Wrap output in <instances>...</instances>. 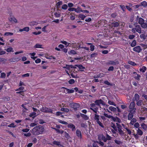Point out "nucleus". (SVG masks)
Segmentation results:
<instances>
[{"label": "nucleus", "instance_id": "f03ea898", "mask_svg": "<svg viewBox=\"0 0 147 147\" xmlns=\"http://www.w3.org/2000/svg\"><path fill=\"white\" fill-rule=\"evenodd\" d=\"M111 127L114 130L117 131L118 130V132L121 135H123L124 134L123 131L122 130V127L120 124L118 123H116V124L113 123H111Z\"/></svg>", "mask_w": 147, "mask_h": 147}, {"label": "nucleus", "instance_id": "603ef678", "mask_svg": "<svg viewBox=\"0 0 147 147\" xmlns=\"http://www.w3.org/2000/svg\"><path fill=\"white\" fill-rule=\"evenodd\" d=\"M104 135L103 134H101L98 136V138L99 140L101 141L103 138Z\"/></svg>", "mask_w": 147, "mask_h": 147}, {"label": "nucleus", "instance_id": "bf43d9fd", "mask_svg": "<svg viewBox=\"0 0 147 147\" xmlns=\"http://www.w3.org/2000/svg\"><path fill=\"white\" fill-rule=\"evenodd\" d=\"M13 34V33L12 32H6L4 34V35L8 36L9 35H12Z\"/></svg>", "mask_w": 147, "mask_h": 147}, {"label": "nucleus", "instance_id": "1a4fd4ad", "mask_svg": "<svg viewBox=\"0 0 147 147\" xmlns=\"http://www.w3.org/2000/svg\"><path fill=\"white\" fill-rule=\"evenodd\" d=\"M119 63V62L117 61H113L110 60L106 63V64L108 65H115L118 64Z\"/></svg>", "mask_w": 147, "mask_h": 147}, {"label": "nucleus", "instance_id": "bb28decb", "mask_svg": "<svg viewBox=\"0 0 147 147\" xmlns=\"http://www.w3.org/2000/svg\"><path fill=\"white\" fill-rule=\"evenodd\" d=\"M36 113L35 112H32L30 114L29 116L31 117H32L33 118H34L36 116Z\"/></svg>", "mask_w": 147, "mask_h": 147}, {"label": "nucleus", "instance_id": "f257e3e1", "mask_svg": "<svg viewBox=\"0 0 147 147\" xmlns=\"http://www.w3.org/2000/svg\"><path fill=\"white\" fill-rule=\"evenodd\" d=\"M44 130L45 129L43 126L39 125L34 127L32 129V133L33 135H38L42 134Z\"/></svg>", "mask_w": 147, "mask_h": 147}, {"label": "nucleus", "instance_id": "864d4df0", "mask_svg": "<svg viewBox=\"0 0 147 147\" xmlns=\"http://www.w3.org/2000/svg\"><path fill=\"white\" fill-rule=\"evenodd\" d=\"M134 124V127H135L137 128H138V129L139 128L140 126V125L138 123L136 122Z\"/></svg>", "mask_w": 147, "mask_h": 147}, {"label": "nucleus", "instance_id": "9d476101", "mask_svg": "<svg viewBox=\"0 0 147 147\" xmlns=\"http://www.w3.org/2000/svg\"><path fill=\"white\" fill-rule=\"evenodd\" d=\"M75 66L77 67H78V70L80 71H84V69H85V67L83 66L82 65H75Z\"/></svg>", "mask_w": 147, "mask_h": 147}, {"label": "nucleus", "instance_id": "412c9836", "mask_svg": "<svg viewBox=\"0 0 147 147\" xmlns=\"http://www.w3.org/2000/svg\"><path fill=\"white\" fill-rule=\"evenodd\" d=\"M134 116V115L133 113H131V112H130L128 114V120H131L133 118V117Z\"/></svg>", "mask_w": 147, "mask_h": 147}, {"label": "nucleus", "instance_id": "58836bf2", "mask_svg": "<svg viewBox=\"0 0 147 147\" xmlns=\"http://www.w3.org/2000/svg\"><path fill=\"white\" fill-rule=\"evenodd\" d=\"M61 110L62 111H64L66 112H68L69 111V109L68 108H61Z\"/></svg>", "mask_w": 147, "mask_h": 147}, {"label": "nucleus", "instance_id": "aec40b11", "mask_svg": "<svg viewBox=\"0 0 147 147\" xmlns=\"http://www.w3.org/2000/svg\"><path fill=\"white\" fill-rule=\"evenodd\" d=\"M135 106V102H131L129 106V109H131L133 110L134 109Z\"/></svg>", "mask_w": 147, "mask_h": 147}, {"label": "nucleus", "instance_id": "8fccbe9b", "mask_svg": "<svg viewBox=\"0 0 147 147\" xmlns=\"http://www.w3.org/2000/svg\"><path fill=\"white\" fill-rule=\"evenodd\" d=\"M61 43L65 45H66L67 47L70 44V43L68 42L65 41H61Z\"/></svg>", "mask_w": 147, "mask_h": 147}, {"label": "nucleus", "instance_id": "2eb2a0df", "mask_svg": "<svg viewBox=\"0 0 147 147\" xmlns=\"http://www.w3.org/2000/svg\"><path fill=\"white\" fill-rule=\"evenodd\" d=\"M80 115L85 120H87L89 119V117L86 115L80 113Z\"/></svg>", "mask_w": 147, "mask_h": 147}, {"label": "nucleus", "instance_id": "49530a36", "mask_svg": "<svg viewBox=\"0 0 147 147\" xmlns=\"http://www.w3.org/2000/svg\"><path fill=\"white\" fill-rule=\"evenodd\" d=\"M128 63L134 66L137 65L136 63L132 61H129L128 62Z\"/></svg>", "mask_w": 147, "mask_h": 147}, {"label": "nucleus", "instance_id": "3c124183", "mask_svg": "<svg viewBox=\"0 0 147 147\" xmlns=\"http://www.w3.org/2000/svg\"><path fill=\"white\" fill-rule=\"evenodd\" d=\"M81 127L84 128H86L87 127V125L86 123H82L80 124Z\"/></svg>", "mask_w": 147, "mask_h": 147}, {"label": "nucleus", "instance_id": "5701e85b", "mask_svg": "<svg viewBox=\"0 0 147 147\" xmlns=\"http://www.w3.org/2000/svg\"><path fill=\"white\" fill-rule=\"evenodd\" d=\"M90 109L91 110L93 111V112L95 113L96 114H97L98 110V107H96L93 108H90Z\"/></svg>", "mask_w": 147, "mask_h": 147}, {"label": "nucleus", "instance_id": "423d86ee", "mask_svg": "<svg viewBox=\"0 0 147 147\" xmlns=\"http://www.w3.org/2000/svg\"><path fill=\"white\" fill-rule=\"evenodd\" d=\"M70 105L71 107L74 109L75 111H77L78 109L79 108L80 106L79 103L75 102H73L70 103Z\"/></svg>", "mask_w": 147, "mask_h": 147}, {"label": "nucleus", "instance_id": "6e6d98bb", "mask_svg": "<svg viewBox=\"0 0 147 147\" xmlns=\"http://www.w3.org/2000/svg\"><path fill=\"white\" fill-rule=\"evenodd\" d=\"M108 103L110 105H111L115 106L116 105L113 101L109 100L108 102Z\"/></svg>", "mask_w": 147, "mask_h": 147}, {"label": "nucleus", "instance_id": "c03bdc74", "mask_svg": "<svg viewBox=\"0 0 147 147\" xmlns=\"http://www.w3.org/2000/svg\"><path fill=\"white\" fill-rule=\"evenodd\" d=\"M6 51L8 52H13V48L11 47H9L7 48L6 50Z\"/></svg>", "mask_w": 147, "mask_h": 147}, {"label": "nucleus", "instance_id": "20e7f679", "mask_svg": "<svg viewBox=\"0 0 147 147\" xmlns=\"http://www.w3.org/2000/svg\"><path fill=\"white\" fill-rule=\"evenodd\" d=\"M78 69L76 67H74L73 69H71L70 73V75L73 78H76L77 77V75L76 74L77 73V71Z\"/></svg>", "mask_w": 147, "mask_h": 147}, {"label": "nucleus", "instance_id": "338daca9", "mask_svg": "<svg viewBox=\"0 0 147 147\" xmlns=\"http://www.w3.org/2000/svg\"><path fill=\"white\" fill-rule=\"evenodd\" d=\"M103 115L106 117H107V118H110V119L111 118V117L112 116V115H109L108 114L106 113H104Z\"/></svg>", "mask_w": 147, "mask_h": 147}, {"label": "nucleus", "instance_id": "a211bd4d", "mask_svg": "<svg viewBox=\"0 0 147 147\" xmlns=\"http://www.w3.org/2000/svg\"><path fill=\"white\" fill-rule=\"evenodd\" d=\"M94 119L95 121H96V122H98L99 121V115L95 114L94 115Z\"/></svg>", "mask_w": 147, "mask_h": 147}, {"label": "nucleus", "instance_id": "a19ab883", "mask_svg": "<svg viewBox=\"0 0 147 147\" xmlns=\"http://www.w3.org/2000/svg\"><path fill=\"white\" fill-rule=\"evenodd\" d=\"M106 138L107 141V140H111V139L112 137L107 134Z\"/></svg>", "mask_w": 147, "mask_h": 147}, {"label": "nucleus", "instance_id": "0eeeda50", "mask_svg": "<svg viewBox=\"0 0 147 147\" xmlns=\"http://www.w3.org/2000/svg\"><path fill=\"white\" fill-rule=\"evenodd\" d=\"M96 105L100 107V104H102V105H105V103L104 102L102 99L96 100L94 101Z\"/></svg>", "mask_w": 147, "mask_h": 147}, {"label": "nucleus", "instance_id": "f8f14e48", "mask_svg": "<svg viewBox=\"0 0 147 147\" xmlns=\"http://www.w3.org/2000/svg\"><path fill=\"white\" fill-rule=\"evenodd\" d=\"M133 50L134 51L137 53H139L142 50L140 46H137L133 48Z\"/></svg>", "mask_w": 147, "mask_h": 147}, {"label": "nucleus", "instance_id": "774afa93", "mask_svg": "<svg viewBox=\"0 0 147 147\" xmlns=\"http://www.w3.org/2000/svg\"><path fill=\"white\" fill-rule=\"evenodd\" d=\"M96 104L95 103H92L90 104V108H94L96 107Z\"/></svg>", "mask_w": 147, "mask_h": 147}, {"label": "nucleus", "instance_id": "69168bd1", "mask_svg": "<svg viewBox=\"0 0 147 147\" xmlns=\"http://www.w3.org/2000/svg\"><path fill=\"white\" fill-rule=\"evenodd\" d=\"M10 20V21H13L15 23H17V19L14 17L11 18Z\"/></svg>", "mask_w": 147, "mask_h": 147}, {"label": "nucleus", "instance_id": "13d9d810", "mask_svg": "<svg viewBox=\"0 0 147 147\" xmlns=\"http://www.w3.org/2000/svg\"><path fill=\"white\" fill-rule=\"evenodd\" d=\"M98 145V143L96 141L93 142V147H99Z\"/></svg>", "mask_w": 147, "mask_h": 147}, {"label": "nucleus", "instance_id": "ea45409f", "mask_svg": "<svg viewBox=\"0 0 147 147\" xmlns=\"http://www.w3.org/2000/svg\"><path fill=\"white\" fill-rule=\"evenodd\" d=\"M136 44V41L135 40H133L131 44V46L132 47H135Z\"/></svg>", "mask_w": 147, "mask_h": 147}, {"label": "nucleus", "instance_id": "7ed1b4c3", "mask_svg": "<svg viewBox=\"0 0 147 147\" xmlns=\"http://www.w3.org/2000/svg\"><path fill=\"white\" fill-rule=\"evenodd\" d=\"M136 20L138 21V23L141 25V26L144 28H146L147 27V24L144 23V20L141 18H139L138 16L137 17Z\"/></svg>", "mask_w": 147, "mask_h": 147}, {"label": "nucleus", "instance_id": "e2e57ef3", "mask_svg": "<svg viewBox=\"0 0 147 147\" xmlns=\"http://www.w3.org/2000/svg\"><path fill=\"white\" fill-rule=\"evenodd\" d=\"M72 14V13H70V15H71V16H70V19L72 20H75V15H74H74H72L71 14Z\"/></svg>", "mask_w": 147, "mask_h": 147}, {"label": "nucleus", "instance_id": "0e129e2a", "mask_svg": "<svg viewBox=\"0 0 147 147\" xmlns=\"http://www.w3.org/2000/svg\"><path fill=\"white\" fill-rule=\"evenodd\" d=\"M141 45L144 50L147 48V45L146 44H142Z\"/></svg>", "mask_w": 147, "mask_h": 147}, {"label": "nucleus", "instance_id": "39448f33", "mask_svg": "<svg viewBox=\"0 0 147 147\" xmlns=\"http://www.w3.org/2000/svg\"><path fill=\"white\" fill-rule=\"evenodd\" d=\"M40 110L44 113H53L52 110L49 108L42 107L40 109Z\"/></svg>", "mask_w": 147, "mask_h": 147}, {"label": "nucleus", "instance_id": "9b49d317", "mask_svg": "<svg viewBox=\"0 0 147 147\" xmlns=\"http://www.w3.org/2000/svg\"><path fill=\"white\" fill-rule=\"evenodd\" d=\"M67 127L68 128L71 129L72 131H74L76 129L75 125L72 123H68L67 124Z\"/></svg>", "mask_w": 147, "mask_h": 147}, {"label": "nucleus", "instance_id": "6e6552de", "mask_svg": "<svg viewBox=\"0 0 147 147\" xmlns=\"http://www.w3.org/2000/svg\"><path fill=\"white\" fill-rule=\"evenodd\" d=\"M76 134L80 140L82 139V134L81 131L79 129H77L76 131Z\"/></svg>", "mask_w": 147, "mask_h": 147}, {"label": "nucleus", "instance_id": "c85d7f7f", "mask_svg": "<svg viewBox=\"0 0 147 147\" xmlns=\"http://www.w3.org/2000/svg\"><path fill=\"white\" fill-rule=\"evenodd\" d=\"M109 109L112 111H116L117 110V108L113 106H110L109 107Z\"/></svg>", "mask_w": 147, "mask_h": 147}, {"label": "nucleus", "instance_id": "09e8293b", "mask_svg": "<svg viewBox=\"0 0 147 147\" xmlns=\"http://www.w3.org/2000/svg\"><path fill=\"white\" fill-rule=\"evenodd\" d=\"M141 76L139 74H137V75L135 76L134 77V78L137 80H140V78Z\"/></svg>", "mask_w": 147, "mask_h": 147}, {"label": "nucleus", "instance_id": "7c9ffc66", "mask_svg": "<svg viewBox=\"0 0 147 147\" xmlns=\"http://www.w3.org/2000/svg\"><path fill=\"white\" fill-rule=\"evenodd\" d=\"M96 142L98 143V144L100 146H102L103 147H106V146H104V143L101 141L99 140V141H97Z\"/></svg>", "mask_w": 147, "mask_h": 147}, {"label": "nucleus", "instance_id": "473e14b6", "mask_svg": "<svg viewBox=\"0 0 147 147\" xmlns=\"http://www.w3.org/2000/svg\"><path fill=\"white\" fill-rule=\"evenodd\" d=\"M58 122L64 124L65 125H67L68 124V123L67 122L61 120L60 119H59Z\"/></svg>", "mask_w": 147, "mask_h": 147}, {"label": "nucleus", "instance_id": "680f3d73", "mask_svg": "<svg viewBox=\"0 0 147 147\" xmlns=\"http://www.w3.org/2000/svg\"><path fill=\"white\" fill-rule=\"evenodd\" d=\"M68 82L70 84H72L75 82V80L73 79H71Z\"/></svg>", "mask_w": 147, "mask_h": 147}, {"label": "nucleus", "instance_id": "ddd939ff", "mask_svg": "<svg viewBox=\"0 0 147 147\" xmlns=\"http://www.w3.org/2000/svg\"><path fill=\"white\" fill-rule=\"evenodd\" d=\"M74 67L73 65H66L65 66L63 67V68H66L67 69L69 70V71H71L70 69H73L74 67Z\"/></svg>", "mask_w": 147, "mask_h": 147}, {"label": "nucleus", "instance_id": "4be33fe9", "mask_svg": "<svg viewBox=\"0 0 147 147\" xmlns=\"http://www.w3.org/2000/svg\"><path fill=\"white\" fill-rule=\"evenodd\" d=\"M18 58H12L9 59V61L11 62H14L17 61Z\"/></svg>", "mask_w": 147, "mask_h": 147}, {"label": "nucleus", "instance_id": "72a5a7b5", "mask_svg": "<svg viewBox=\"0 0 147 147\" xmlns=\"http://www.w3.org/2000/svg\"><path fill=\"white\" fill-rule=\"evenodd\" d=\"M67 92L68 93H73L74 92V91L72 88L71 89H69L68 88H66Z\"/></svg>", "mask_w": 147, "mask_h": 147}, {"label": "nucleus", "instance_id": "393cba45", "mask_svg": "<svg viewBox=\"0 0 147 147\" xmlns=\"http://www.w3.org/2000/svg\"><path fill=\"white\" fill-rule=\"evenodd\" d=\"M86 16L83 14H80L78 16V18H80L82 20H84Z\"/></svg>", "mask_w": 147, "mask_h": 147}, {"label": "nucleus", "instance_id": "5fc2aeb1", "mask_svg": "<svg viewBox=\"0 0 147 147\" xmlns=\"http://www.w3.org/2000/svg\"><path fill=\"white\" fill-rule=\"evenodd\" d=\"M101 127L103 128L104 126L103 125L102 123L100 121V120L98 122H96Z\"/></svg>", "mask_w": 147, "mask_h": 147}, {"label": "nucleus", "instance_id": "37998d69", "mask_svg": "<svg viewBox=\"0 0 147 147\" xmlns=\"http://www.w3.org/2000/svg\"><path fill=\"white\" fill-rule=\"evenodd\" d=\"M142 5L144 7H146L147 6V2L145 1H144L141 3Z\"/></svg>", "mask_w": 147, "mask_h": 147}, {"label": "nucleus", "instance_id": "cd10ccee", "mask_svg": "<svg viewBox=\"0 0 147 147\" xmlns=\"http://www.w3.org/2000/svg\"><path fill=\"white\" fill-rule=\"evenodd\" d=\"M131 120V121L130 123V124L132 125H134V123H135L137 121L136 119L134 118H133Z\"/></svg>", "mask_w": 147, "mask_h": 147}, {"label": "nucleus", "instance_id": "f704fd0d", "mask_svg": "<svg viewBox=\"0 0 147 147\" xmlns=\"http://www.w3.org/2000/svg\"><path fill=\"white\" fill-rule=\"evenodd\" d=\"M62 1H60L58 2L56 4V5L57 6V8L59 9L60 8V5H62Z\"/></svg>", "mask_w": 147, "mask_h": 147}, {"label": "nucleus", "instance_id": "052dcab7", "mask_svg": "<svg viewBox=\"0 0 147 147\" xmlns=\"http://www.w3.org/2000/svg\"><path fill=\"white\" fill-rule=\"evenodd\" d=\"M6 74L4 72H2L1 73V78H5Z\"/></svg>", "mask_w": 147, "mask_h": 147}, {"label": "nucleus", "instance_id": "4d7b16f0", "mask_svg": "<svg viewBox=\"0 0 147 147\" xmlns=\"http://www.w3.org/2000/svg\"><path fill=\"white\" fill-rule=\"evenodd\" d=\"M117 117H114L113 116H111L110 119H111L112 121H113L114 122H116V121L117 118Z\"/></svg>", "mask_w": 147, "mask_h": 147}, {"label": "nucleus", "instance_id": "4468645a", "mask_svg": "<svg viewBox=\"0 0 147 147\" xmlns=\"http://www.w3.org/2000/svg\"><path fill=\"white\" fill-rule=\"evenodd\" d=\"M136 29V31L139 33H141L142 30L140 26L139 25H136L135 27Z\"/></svg>", "mask_w": 147, "mask_h": 147}, {"label": "nucleus", "instance_id": "e433bc0d", "mask_svg": "<svg viewBox=\"0 0 147 147\" xmlns=\"http://www.w3.org/2000/svg\"><path fill=\"white\" fill-rule=\"evenodd\" d=\"M115 143L118 145H120L122 144L123 142L121 141L118 140L117 139H115L114 140Z\"/></svg>", "mask_w": 147, "mask_h": 147}, {"label": "nucleus", "instance_id": "de8ad7c7", "mask_svg": "<svg viewBox=\"0 0 147 147\" xmlns=\"http://www.w3.org/2000/svg\"><path fill=\"white\" fill-rule=\"evenodd\" d=\"M61 8L62 9L66 10L67 9L68 6L66 4H63L62 5Z\"/></svg>", "mask_w": 147, "mask_h": 147}, {"label": "nucleus", "instance_id": "79ce46f5", "mask_svg": "<svg viewBox=\"0 0 147 147\" xmlns=\"http://www.w3.org/2000/svg\"><path fill=\"white\" fill-rule=\"evenodd\" d=\"M42 45L38 44H36L34 47L35 48H42Z\"/></svg>", "mask_w": 147, "mask_h": 147}, {"label": "nucleus", "instance_id": "c9c22d12", "mask_svg": "<svg viewBox=\"0 0 147 147\" xmlns=\"http://www.w3.org/2000/svg\"><path fill=\"white\" fill-rule=\"evenodd\" d=\"M52 144L53 145H55L57 146L60 145V142L56 141H54L52 142Z\"/></svg>", "mask_w": 147, "mask_h": 147}, {"label": "nucleus", "instance_id": "dca6fc26", "mask_svg": "<svg viewBox=\"0 0 147 147\" xmlns=\"http://www.w3.org/2000/svg\"><path fill=\"white\" fill-rule=\"evenodd\" d=\"M147 68L145 66H143L141 67H140L139 69V71L140 72L142 73L145 72Z\"/></svg>", "mask_w": 147, "mask_h": 147}, {"label": "nucleus", "instance_id": "6ab92c4d", "mask_svg": "<svg viewBox=\"0 0 147 147\" xmlns=\"http://www.w3.org/2000/svg\"><path fill=\"white\" fill-rule=\"evenodd\" d=\"M119 22H114L112 23L111 24L112 25L113 27H118L119 25Z\"/></svg>", "mask_w": 147, "mask_h": 147}, {"label": "nucleus", "instance_id": "b1692460", "mask_svg": "<svg viewBox=\"0 0 147 147\" xmlns=\"http://www.w3.org/2000/svg\"><path fill=\"white\" fill-rule=\"evenodd\" d=\"M137 102L136 104L138 106H141L143 103V101L142 100H139Z\"/></svg>", "mask_w": 147, "mask_h": 147}, {"label": "nucleus", "instance_id": "a18cd8bd", "mask_svg": "<svg viewBox=\"0 0 147 147\" xmlns=\"http://www.w3.org/2000/svg\"><path fill=\"white\" fill-rule=\"evenodd\" d=\"M104 84L109 86H112V84L110 83L108 80L105 81Z\"/></svg>", "mask_w": 147, "mask_h": 147}, {"label": "nucleus", "instance_id": "2f4dec72", "mask_svg": "<svg viewBox=\"0 0 147 147\" xmlns=\"http://www.w3.org/2000/svg\"><path fill=\"white\" fill-rule=\"evenodd\" d=\"M143 133L142 131L140 129V128H138L137 131V134L140 136H142L143 134Z\"/></svg>", "mask_w": 147, "mask_h": 147}, {"label": "nucleus", "instance_id": "c756f323", "mask_svg": "<svg viewBox=\"0 0 147 147\" xmlns=\"http://www.w3.org/2000/svg\"><path fill=\"white\" fill-rule=\"evenodd\" d=\"M134 98L135 100L136 101H138V100H139L140 97L138 94H136L134 95Z\"/></svg>", "mask_w": 147, "mask_h": 147}, {"label": "nucleus", "instance_id": "4c0bfd02", "mask_svg": "<svg viewBox=\"0 0 147 147\" xmlns=\"http://www.w3.org/2000/svg\"><path fill=\"white\" fill-rule=\"evenodd\" d=\"M82 10L81 8L78 7L77 8H75V11L78 13H79L80 12H82Z\"/></svg>", "mask_w": 147, "mask_h": 147}, {"label": "nucleus", "instance_id": "f3484780", "mask_svg": "<svg viewBox=\"0 0 147 147\" xmlns=\"http://www.w3.org/2000/svg\"><path fill=\"white\" fill-rule=\"evenodd\" d=\"M29 30V28L28 27H24L22 29H20L19 30V31L20 32H22L23 31L26 32H28Z\"/></svg>", "mask_w": 147, "mask_h": 147}, {"label": "nucleus", "instance_id": "a878e982", "mask_svg": "<svg viewBox=\"0 0 147 147\" xmlns=\"http://www.w3.org/2000/svg\"><path fill=\"white\" fill-rule=\"evenodd\" d=\"M141 125L143 128L144 130H146L147 129V126L144 123H142L141 124Z\"/></svg>", "mask_w": 147, "mask_h": 147}]
</instances>
